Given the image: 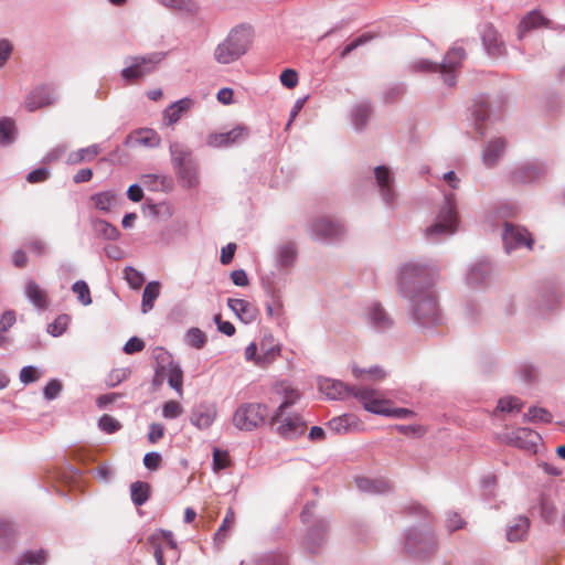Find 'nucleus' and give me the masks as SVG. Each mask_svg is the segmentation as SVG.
Here are the masks:
<instances>
[{"instance_id": "f257e3e1", "label": "nucleus", "mask_w": 565, "mask_h": 565, "mask_svg": "<svg viewBox=\"0 0 565 565\" xmlns=\"http://www.w3.org/2000/svg\"><path fill=\"white\" fill-rule=\"evenodd\" d=\"M435 275L433 268L417 263L405 264L398 270V291L414 301L416 319L423 326H430L439 320L436 298L430 291L425 290Z\"/></svg>"}, {"instance_id": "f03ea898", "label": "nucleus", "mask_w": 565, "mask_h": 565, "mask_svg": "<svg viewBox=\"0 0 565 565\" xmlns=\"http://www.w3.org/2000/svg\"><path fill=\"white\" fill-rule=\"evenodd\" d=\"M252 43L253 29L248 25H237L216 45L214 60L220 64L234 63L248 52Z\"/></svg>"}, {"instance_id": "7ed1b4c3", "label": "nucleus", "mask_w": 565, "mask_h": 565, "mask_svg": "<svg viewBox=\"0 0 565 565\" xmlns=\"http://www.w3.org/2000/svg\"><path fill=\"white\" fill-rule=\"evenodd\" d=\"M360 404L370 413L395 418H408L414 412L404 407H394L393 402L380 396L376 390L361 391Z\"/></svg>"}, {"instance_id": "20e7f679", "label": "nucleus", "mask_w": 565, "mask_h": 565, "mask_svg": "<svg viewBox=\"0 0 565 565\" xmlns=\"http://www.w3.org/2000/svg\"><path fill=\"white\" fill-rule=\"evenodd\" d=\"M267 416V406L258 403H245L234 412L232 423L239 430L250 431L263 425Z\"/></svg>"}, {"instance_id": "39448f33", "label": "nucleus", "mask_w": 565, "mask_h": 565, "mask_svg": "<svg viewBox=\"0 0 565 565\" xmlns=\"http://www.w3.org/2000/svg\"><path fill=\"white\" fill-rule=\"evenodd\" d=\"M270 423L276 425L277 433L287 439H295L307 429V424L299 414L282 409H276L270 418Z\"/></svg>"}, {"instance_id": "423d86ee", "label": "nucleus", "mask_w": 565, "mask_h": 565, "mask_svg": "<svg viewBox=\"0 0 565 565\" xmlns=\"http://www.w3.org/2000/svg\"><path fill=\"white\" fill-rule=\"evenodd\" d=\"M162 58L161 53L131 57L130 64L121 71V77L128 83L138 81L151 73Z\"/></svg>"}, {"instance_id": "0eeeda50", "label": "nucleus", "mask_w": 565, "mask_h": 565, "mask_svg": "<svg viewBox=\"0 0 565 565\" xmlns=\"http://www.w3.org/2000/svg\"><path fill=\"white\" fill-rule=\"evenodd\" d=\"M319 390L330 399H347L354 397L360 402L361 391H371L370 387L349 386L341 381L324 379L319 382Z\"/></svg>"}, {"instance_id": "6e6552de", "label": "nucleus", "mask_w": 565, "mask_h": 565, "mask_svg": "<svg viewBox=\"0 0 565 565\" xmlns=\"http://www.w3.org/2000/svg\"><path fill=\"white\" fill-rule=\"evenodd\" d=\"M457 230V214L450 198H447L446 207L439 213L438 221L426 230L428 238L439 235H450Z\"/></svg>"}, {"instance_id": "1a4fd4ad", "label": "nucleus", "mask_w": 565, "mask_h": 565, "mask_svg": "<svg viewBox=\"0 0 565 565\" xmlns=\"http://www.w3.org/2000/svg\"><path fill=\"white\" fill-rule=\"evenodd\" d=\"M503 439L510 446L518 447L526 451L535 452L536 447L541 441V436L535 430L525 427H520L510 433H507Z\"/></svg>"}, {"instance_id": "9d476101", "label": "nucleus", "mask_w": 565, "mask_h": 565, "mask_svg": "<svg viewBox=\"0 0 565 565\" xmlns=\"http://www.w3.org/2000/svg\"><path fill=\"white\" fill-rule=\"evenodd\" d=\"M405 546L409 553L426 556L436 550V540L431 533L412 531L406 537Z\"/></svg>"}, {"instance_id": "9b49d317", "label": "nucleus", "mask_w": 565, "mask_h": 565, "mask_svg": "<svg viewBox=\"0 0 565 565\" xmlns=\"http://www.w3.org/2000/svg\"><path fill=\"white\" fill-rule=\"evenodd\" d=\"M156 377L160 381L166 379L179 396L183 395V371L172 360H169L167 363L162 360L159 363L156 370Z\"/></svg>"}, {"instance_id": "f8f14e48", "label": "nucleus", "mask_w": 565, "mask_h": 565, "mask_svg": "<svg viewBox=\"0 0 565 565\" xmlns=\"http://www.w3.org/2000/svg\"><path fill=\"white\" fill-rule=\"evenodd\" d=\"M465 57L466 53L462 49L454 47L447 52L444 62L438 65V71L444 75L447 85H455L454 73L461 66V62Z\"/></svg>"}, {"instance_id": "ddd939ff", "label": "nucleus", "mask_w": 565, "mask_h": 565, "mask_svg": "<svg viewBox=\"0 0 565 565\" xmlns=\"http://www.w3.org/2000/svg\"><path fill=\"white\" fill-rule=\"evenodd\" d=\"M217 414L218 412L215 404L201 403L192 409L190 422L196 428L204 430L213 425Z\"/></svg>"}, {"instance_id": "4468645a", "label": "nucleus", "mask_w": 565, "mask_h": 565, "mask_svg": "<svg viewBox=\"0 0 565 565\" xmlns=\"http://www.w3.org/2000/svg\"><path fill=\"white\" fill-rule=\"evenodd\" d=\"M248 136V129L245 126H237L231 131L212 134L207 137V145L214 148L228 147Z\"/></svg>"}, {"instance_id": "2eb2a0df", "label": "nucleus", "mask_w": 565, "mask_h": 565, "mask_svg": "<svg viewBox=\"0 0 565 565\" xmlns=\"http://www.w3.org/2000/svg\"><path fill=\"white\" fill-rule=\"evenodd\" d=\"M328 427L337 434H348L361 431L363 429V423L353 414H344L329 420Z\"/></svg>"}, {"instance_id": "dca6fc26", "label": "nucleus", "mask_w": 565, "mask_h": 565, "mask_svg": "<svg viewBox=\"0 0 565 565\" xmlns=\"http://www.w3.org/2000/svg\"><path fill=\"white\" fill-rule=\"evenodd\" d=\"M227 306L245 323H249L257 318V308L245 299L228 298Z\"/></svg>"}, {"instance_id": "f3484780", "label": "nucleus", "mask_w": 565, "mask_h": 565, "mask_svg": "<svg viewBox=\"0 0 565 565\" xmlns=\"http://www.w3.org/2000/svg\"><path fill=\"white\" fill-rule=\"evenodd\" d=\"M53 102L54 97L51 92L46 87H39L26 96L24 105L29 111H35L52 105Z\"/></svg>"}, {"instance_id": "a211bd4d", "label": "nucleus", "mask_w": 565, "mask_h": 565, "mask_svg": "<svg viewBox=\"0 0 565 565\" xmlns=\"http://www.w3.org/2000/svg\"><path fill=\"white\" fill-rule=\"evenodd\" d=\"M171 162L173 169L177 170L179 168L184 167L185 164H190L195 162L192 151L183 143L174 141L169 147Z\"/></svg>"}, {"instance_id": "6ab92c4d", "label": "nucleus", "mask_w": 565, "mask_h": 565, "mask_svg": "<svg viewBox=\"0 0 565 565\" xmlns=\"http://www.w3.org/2000/svg\"><path fill=\"white\" fill-rule=\"evenodd\" d=\"M550 23V20L543 17L539 11H531L525 17H523V19L519 23V38L522 39L524 34L531 30L542 26L548 28Z\"/></svg>"}, {"instance_id": "aec40b11", "label": "nucleus", "mask_w": 565, "mask_h": 565, "mask_svg": "<svg viewBox=\"0 0 565 565\" xmlns=\"http://www.w3.org/2000/svg\"><path fill=\"white\" fill-rule=\"evenodd\" d=\"M312 232L319 238H332L341 235L342 227L329 218L320 217L312 223Z\"/></svg>"}, {"instance_id": "412c9836", "label": "nucleus", "mask_w": 565, "mask_h": 565, "mask_svg": "<svg viewBox=\"0 0 565 565\" xmlns=\"http://www.w3.org/2000/svg\"><path fill=\"white\" fill-rule=\"evenodd\" d=\"M193 102L190 98H182L170 105L163 113V120L167 125L171 126L179 121V119L190 110Z\"/></svg>"}, {"instance_id": "4be33fe9", "label": "nucleus", "mask_w": 565, "mask_h": 565, "mask_svg": "<svg viewBox=\"0 0 565 565\" xmlns=\"http://www.w3.org/2000/svg\"><path fill=\"white\" fill-rule=\"evenodd\" d=\"M129 139L131 142L148 147V148H156L159 147L161 143V137L159 134L150 128H142L139 130H136L129 136Z\"/></svg>"}, {"instance_id": "5701e85b", "label": "nucleus", "mask_w": 565, "mask_h": 565, "mask_svg": "<svg viewBox=\"0 0 565 565\" xmlns=\"http://www.w3.org/2000/svg\"><path fill=\"white\" fill-rule=\"evenodd\" d=\"M275 392L282 397V402L277 409L287 411L289 406L296 404L301 398V393L287 382L277 384Z\"/></svg>"}, {"instance_id": "b1692460", "label": "nucleus", "mask_w": 565, "mask_h": 565, "mask_svg": "<svg viewBox=\"0 0 565 565\" xmlns=\"http://www.w3.org/2000/svg\"><path fill=\"white\" fill-rule=\"evenodd\" d=\"M25 295L39 309H46L50 305L47 292L34 280H29L26 282Z\"/></svg>"}, {"instance_id": "393cba45", "label": "nucleus", "mask_w": 565, "mask_h": 565, "mask_svg": "<svg viewBox=\"0 0 565 565\" xmlns=\"http://www.w3.org/2000/svg\"><path fill=\"white\" fill-rule=\"evenodd\" d=\"M503 239L507 244L514 243L516 246L525 245L529 248H531L533 244L530 233L526 230L510 224L505 225Z\"/></svg>"}, {"instance_id": "a878e982", "label": "nucleus", "mask_w": 565, "mask_h": 565, "mask_svg": "<svg viewBox=\"0 0 565 565\" xmlns=\"http://www.w3.org/2000/svg\"><path fill=\"white\" fill-rule=\"evenodd\" d=\"M175 171V174L179 179L180 184L183 188L191 189L195 188L199 184V174L196 163L185 164L182 168H179Z\"/></svg>"}, {"instance_id": "bb28decb", "label": "nucleus", "mask_w": 565, "mask_h": 565, "mask_svg": "<svg viewBox=\"0 0 565 565\" xmlns=\"http://www.w3.org/2000/svg\"><path fill=\"white\" fill-rule=\"evenodd\" d=\"M483 43L489 52L493 56L501 55L503 52V43L500 39L499 33L491 26H487L483 31Z\"/></svg>"}, {"instance_id": "cd10ccee", "label": "nucleus", "mask_w": 565, "mask_h": 565, "mask_svg": "<svg viewBox=\"0 0 565 565\" xmlns=\"http://www.w3.org/2000/svg\"><path fill=\"white\" fill-rule=\"evenodd\" d=\"M352 374L355 379L369 380L373 382H379L386 377V372L377 365L370 367H360L354 364L352 366Z\"/></svg>"}, {"instance_id": "c85d7f7f", "label": "nucleus", "mask_w": 565, "mask_h": 565, "mask_svg": "<svg viewBox=\"0 0 565 565\" xmlns=\"http://www.w3.org/2000/svg\"><path fill=\"white\" fill-rule=\"evenodd\" d=\"M530 527V520L526 516H519L515 519L507 532V539L510 542H519L526 537Z\"/></svg>"}, {"instance_id": "c756f323", "label": "nucleus", "mask_w": 565, "mask_h": 565, "mask_svg": "<svg viewBox=\"0 0 565 565\" xmlns=\"http://www.w3.org/2000/svg\"><path fill=\"white\" fill-rule=\"evenodd\" d=\"M505 147V143L502 139H494L488 143L486 147L482 160L486 166L492 167L497 163L499 157L501 156L503 149Z\"/></svg>"}, {"instance_id": "7c9ffc66", "label": "nucleus", "mask_w": 565, "mask_h": 565, "mask_svg": "<svg viewBox=\"0 0 565 565\" xmlns=\"http://www.w3.org/2000/svg\"><path fill=\"white\" fill-rule=\"evenodd\" d=\"M369 318L371 323L380 330L387 329L392 324L391 318L387 316L384 309L377 303L369 308Z\"/></svg>"}, {"instance_id": "2f4dec72", "label": "nucleus", "mask_w": 565, "mask_h": 565, "mask_svg": "<svg viewBox=\"0 0 565 565\" xmlns=\"http://www.w3.org/2000/svg\"><path fill=\"white\" fill-rule=\"evenodd\" d=\"M100 151L102 149L97 145L82 148L68 156V162L71 164H78L83 161H92L100 153Z\"/></svg>"}, {"instance_id": "473e14b6", "label": "nucleus", "mask_w": 565, "mask_h": 565, "mask_svg": "<svg viewBox=\"0 0 565 565\" xmlns=\"http://www.w3.org/2000/svg\"><path fill=\"white\" fill-rule=\"evenodd\" d=\"M160 295V284L158 281H150L146 285L142 294L141 308L143 312H148L153 308L154 300Z\"/></svg>"}, {"instance_id": "72a5a7b5", "label": "nucleus", "mask_w": 565, "mask_h": 565, "mask_svg": "<svg viewBox=\"0 0 565 565\" xmlns=\"http://www.w3.org/2000/svg\"><path fill=\"white\" fill-rule=\"evenodd\" d=\"M540 174V169L533 164H526L518 168L512 173V181L515 184L526 183L535 180Z\"/></svg>"}, {"instance_id": "f704fd0d", "label": "nucleus", "mask_w": 565, "mask_h": 565, "mask_svg": "<svg viewBox=\"0 0 565 565\" xmlns=\"http://www.w3.org/2000/svg\"><path fill=\"white\" fill-rule=\"evenodd\" d=\"M90 201L97 210L108 212L117 203V195L110 191H104L90 196Z\"/></svg>"}, {"instance_id": "c9c22d12", "label": "nucleus", "mask_w": 565, "mask_h": 565, "mask_svg": "<svg viewBox=\"0 0 565 565\" xmlns=\"http://www.w3.org/2000/svg\"><path fill=\"white\" fill-rule=\"evenodd\" d=\"M145 184L153 191H170L173 186L172 179L166 175H145Z\"/></svg>"}, {"instance_id": "e433bc0d", "label": "nucleus", "mask_w": 565, "mask_h": 565, "mask_svg": "<svg viewBox=\"0 0 565 565\" xmlns=\"http://www.w3.org/2000/svg\"><path fill=\"white\" fill-rule=\"evenodd\" d=\"M131 500L140 507L149 499L150 486L146 482L136 481L130 486Z\"/></svg>"}, {"instance_id": "4c0bfd02", "label": "nucleus", "mask_w": 565, "mask_h": 565, "mask_svg": "<svg viewBox=\"0 0 565 565\" xmlns=\"http://www.w3.org/2000/svg\"><path fill=\"white\" fill-rule=\"evenodd\" d=\"M236 520L235 512L232 508H228L226 514L215 533V541L223 543L227 536V532L234 526Z\"/></svg>"}, {"instance_id": "58836bf2", "label": "nucleus", "mask_w": 565, "mask_h": 565, "mask_svg": "<svg viewBox=\"0 0 565 565\" xmlns=\"http://www.w3.org/2000/svg\"><path fill=\"white\" fill-rule=\"evenodd\" d=\"M375 179L386 201L390 200L391 175L386 167L380 166L375 168Z\"/></svg>"}, {"instance_id": "ea45409f", "label": "nucleus", "mask_w": 565, "mask_h": 565, "mask_svg": "<svg viewBox=\"0 0 565 565\" xmlns=\"http://www.w3.org/2000/svg\"><path fill=\"white\" fill-rule=\"evenodd\" d=\"M184 340L190 348L201 350L206 342V335L201 329L191 328L185 333Z\"/></svg>"}, {"instance_id": "a19ab883", "label": "nucleus", "mask_w": 565, "mask_h": 565, "mask_svg": "<svg viewBox=\"0 0 565 565\" xmlns=\"http://www.w3.org/2000/svg\"><path fill=\"white\" fill-rule=\"evenodd\" d=\"M523 407V403L515 396L502 397L498 402L497 411L504 413L520 412Z\"/></svg>"}, {"instance_id": "79ce46f5", "label": "nucleus", "mask_w": 565, "mask_h": 565, "mask_svg": "<svg viewBox=\"0 0 565 565\" xmlns=\"http://www.w3.org/2000/svg\"><path fill=\"white\" fill-rule=\"evenodd\" d=\"M524 419L529 422L551 423L552 415L545 408L533 406L527 409Z\"/></svg>"}, {"instance_id": "37998d69", "label": "nucleus", "mask_w": 565, "mask_h": 565, "mask_svg": "<svg viewBox=\"0 0 565 565\" xmlns=\"http://www.w3.org/2000/svg\"><path fill=\"white\" fill-rule=\"evenodd\" d=\"M46 561V552L39 550L35 552H26L22 555L18 565H43Z\"/></svg>"}, {"instance_id": "c03bdc74", "label": "nucleus", "mask_w": 565, "mask_h": 565, "mask_svg": "<svg viewBox=\"0 0 565 565\" xmlns=\"http://www.w3.org/2000/svg\"><path fill=\"white\" fill-rule=\"evenodd\" d=\"M71 321L70 316L60 315L52 323L47 326V332L53 337H58L65 332Z\"/></svg>"}, {"instance_id": "a18cd8bd", "label": "nucleus", "mask_w": 565, "mask_h": 565, "mask_svg": "<svg viewBox=\"0 0 565 565\" xmlns=\"http://www.w3.org/2000/svg\"><path fill=\"white\" fill-rule=\"evenodd\" d=\"M15 531L10 522L0 520V547H9L14 537Z\"/></svg>"}, {"instance_id": "49530a36", "label": "nucleus", "mask_w": 565, "mask_h": 565, "mask_svg": "<svg viewBox=\"0 0 565 565\" xmlns=\"http://www.w3.org/2000/svg\"><path fill=\"white\" fill-rule=\"evenodd\" d=\"M72 290L77 295L78 301L82 305L88 306L92 303L90 290L85 281L78 280L74 282Z\"/></svg>"}, {"instance_id": "de8ad7c7", "label": "nucleus", "mask_w": 565, "mask_h": 565, "mask_svg": "<svg viewBox=\"0 0 565 565\" xmlns=\"http://www.w3.org/2000/svg\"><path fill=\"white\" fill-rule=\"evenodd\" d=\"M98 427L106 434H114L121 428V424L110 415H103L98 420Z\"/></svg>"}, {"instance_id": "09e8293b", "label": "nucleus", "mask_w": 565, "mask_h": 565, "mask_svg": "<svg viewBox=\"0 0 565 565\" xmlns=\"http://www.w3.org/2000/svg\"><path fill=\"white\" fill-rule=\"evenodd\" d=\"M231 465L230 455L226 450L215 448L213 451V469L220 471Z\"/></svg>"}, {"instance_id": "8fccbe9b", "label": "nucleus", "mask_w": 565, "mask_h": 565, "mask_svg": "<svg viewBox=\"0 0 565 565\" xmlns=\"http://www.w3.org/2000/svg\"><path fill=\"white\" fill-rule=\"evenodd\" d=\"M183 414L182 405L177 401H168L162 406V416L168 419L177 418Z\"/></svg>"}, {"instance_id": "3c124183", "label": "nucleus", "mask_w": 565, "mask_h": 565, "mask_svg": "<svg viewBox=\"0 0 565 565\" xmlns=\"http://www.w3.org/2000/svg\"><path fill=\"white\" fill-rule=\"evenodd\" d=\"M373 38L374 36L371 33H364V34L358 36L351 43H349L348 45L344 46V49L340 53V57L341 58L347 57L352 51H354L359 46L370 42Z\"/></svg>"}, {"instance_id": "603ef678", "label": "nucleus", "mask_w": 565, "mask_h": 565, "mask_svg": "<svg viewBox=\"0 0 565 565\" xmlns=\"http://www.w3.org/2000/svg\"><path fill=\"white\" fill-rule=\"evenodd\" d=\"M125 278L134 289H139L145 282L143 275L132 267H127L125 269Z\"/></svg>"}, {"instance_id": "864d4df0", "label": "nucleus", "mask_w": 565, "mask_h": 565, "mask_svg": "<svg viewBox=\"0 0 565 565\" xmlns=\"http://www.w3.org/2000/svg\"><path fill=\"white\" fill-rule=\"evenodd\" d=\"M95 230L106 239H115L118 236V230L105 221H97Z\"/></svg>"}, {"instance_id": "5fc2aeb1", "label": "nucleus", "mask_w": 565, "mask_h": 565, "mask_svg": "<svg viewBox=\"0 0 565 565\" xmlns=\"http://www.w3.org/2000/svg\"><path fill=\"white\" fill-rule=\"evenodd\" d=\"M14 131V121L9 118L0 120V141L3 143L10 142Z\"/></svg>"}, {"instance_id": "6e6d98bb", "label": "nucleus", "mask_w": 565, "mask_h": 565, "mask_svg": "<svg viewBox=\"0 0 565 565\" xmlns=\"http://www.w3.org/2000/svg\"><path fill=\"white\" fill-rule=\"evenodd\" d=\"M279 79L285 87L289 89L295 88L298 84V73L292 68H286L280 74Z\"/></svg>"}, {"instance_id": "4d7b16f0", "label": "nucleus", "mask_w": 565, "mask_h": 565, "mask_svg": "<svg viewBox=\"0 0 565 565\" xmlns=\"http://www.w3.org/2000/svg\"><path fill=\"white\" fill-rule=\"evenodd\" d=\"M372 110L371 107L366 104L359 105L354 110V122L356 127H362L367 118L370 117Z\"/></svg>"}, {"instance_id": "13d9d810", "label": "nucleus", "mask_w": 565, "mask_h": 565, "mask_svg": "<svg viewBox=\"0 0 565 565\" xmlns=\"http://www.w3.org/2000/svg\"><path fill=\"white\" fill-rule=\"evenodd\" d=\"M358 484L361 489H367L375 492H383L388 489L387 483L380 480L361 479Z\"/></svg>"}, {"instance_id": "bf43d9fd", "label": "nucleus", "mask_w": 565, "mask_h": 565, "mask_svg": "<svg viewBox=\"0 0 565 565\" xmlns=\"http://www.w3.org/2000/svg\"><path fill=\"white\" fill-rule=\"evenodd\" d=\"M490 271L489 264L481 263L475 268L471 269L469 275V281L470 284H479L481 282V276L483 277L486 274Z\"/></svg>"}, {"instance_id": "052dcab7", "label": "nucleus", "mask_w": 565, "mask_h": 565, "mask_svg": "<svg viewBox=\"0 0 565 565\" xmlns=\"http://www.w3.org/2000/svg\"><path fill=\"white\" fill-rule=\"evenodd\" d=\"M62 391V384L57 380H51L44 387V396L47 399H54Z\"/></svg>"}, {"instance_id": "680f3d73", "label": "nucleus", "mask_w": 565, "mask_h": 565, "mask_svg": "<svg viewBox=\"0 0 565 565\" xmlns=\"http://www.w3.org/2000/svg\"><path fill=\"white\" fill-rule=\"evenodd\" d=\"M26 248L35 256H43L46 253V245L40 238L30 239L26 243Z\"/></svg>"}, {"instance_id": "e2e57ef3", "label": "nucleus", "mask_w": 565, "mask_h": 565, "mask_svg": "<svg viewBox=\"0 0 565 565\" xmlns=\"http://www.w3.org/2000/svg\"><path fill=\"white\" fill-rule=\"evenodd\" d=\"M39 377V372L33 366H24L20 372V380L25 384L35 382Z\"/></svg>"}, {"instance_id": "0e129e2a", "label": "nucleus", "mask_w": 565, "mask_h": 565, "mask_svg": "<svg viewBox=\"0 0 565 565\" xmlns=\"http://www.w3.org/2000/svg\"><path fill=\"white\" fill-rule=\"evenodd\" d=\"M164 435V426L162 424L153 423L149 427L148 439L151 444H156Z\"/></svg>"}, {"instance_id": "69168bd1", "label": "nucleus", "mask_w": 565, "mask_h": 565, "mask_svg": "<svg viewBox=\"0 0 565 565\" xmlns=\"http://www.w3.org/2000/svg\"><path fill=\"white\" fill-rule=\"evenodd\" d=\"M161 461L162 458L158 452H148L143 457V465L150 470H157Z\"/></svg>"}, {"instance_id": "338daca9", "label": "nucleus", "mask_w": 565, "mask_h": 565, "mask_svg": "<svg viewBox=\"0 0 565 565\" xmlns=\"http://www.w3.org/2000/svg\"><path fill=\"white\" fill-rule=\"evenodd\" d=\"M145 349V342L140 338L134 337L127 341L124 347L125 353H136Z\"/></svg>"}, {"instance_id": "774afa93", "label": "nucleus", "mask_w": 565, "mask_h": 565, "mask_svg": "<svg viewBox=\"0 0 565 565\" xmlns=\"http://www.w3.org/2000/svg\"><path fill=\"white\" fill-rule=\"evenodd\" d=\"M235 252H236V244L228 243L225 247L222 248L220 262L223 265H228L233 260Z\"/></svg>"}]
</instances>
